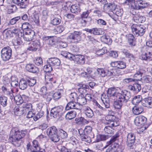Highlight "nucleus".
<instances>
[{
    "label": "nucleus",
    "mask_w": 152,
    "mask_h": 152,
    "mask_svg": "<svg viewBox=\"0 0 152 152\" xmlns=\"http://www.w3.org/2000/svg\"><path fill=\"white\" fill-rule=\"evenodd\" d=\"M131 97V94L129 92L125 90L121 91L120 93L118 94L117 99L114 103L115 108L121 109L123 104L128 102Z\"/></svg>",
    "instance_id": "f257e3e1"
},
{
    "label": "nucleus",
    "mask_w": 152,
    "mask_h": 152,
    "mask_svg": "<svg viewBox=\"0 0 152 152\" xmlns=\"http://www.w3.org/2000/svg\"><path fill=\"white\" fill-rule=\"evenodd\" d=\"M11 132L12 133L11 138L12 141L14 142V144L16 146H20L22 143L20 139L25 136L27 133V131L26 130H20L18 128L14 127L12 129Z\"/></svg>",
    "instance_id": "f03ea898"
},
{
    "label": "nucleus",
    "mask_w": 152,
    "mask_h": 152,
    "mask_svg": "<svg viewBox=\"0 0 152 152\" xmlns=\"http://www.w3.org/2000/svg\"><path fill=\"white\" fill-rule=\"evenodd\" d=\"M133 33L135 36H142L145 33V27L140 24H133L131 27Z\"/></svg>",
    "instance_id": "7ed1b4c3"
},
{
    "label": "nucleus",
    "mask_w": 152,
    "mask_h": 152,
    "mask_svg": "<svg viewBox=\"0 0 152 152\" xmlns=\"http://www.w3.org/2000/svg\"><path fill=\"white\" fill-rule=\"evenodd\" d=\"M135 137L132 133H128L126 136V144L128 149L129 150L134 149Z\"/></svg>",
    "instance_id": "20e7f679"
},
{
    "label": "nucleus",
    "mask_w": 152,
    "mask_h": 152,
    "mask_svg": "<svg viewBox=\"0 0 152 152\" xmlns=\"http://www.w3.org/2000/svg\"><path fill=\"white\" fill-rule=\"evenodd\" d=\"M64 108L62 106H58L51 109L50 115L55 118H59L63 114Z\"/></svg>",
    "instance_id": "39448f33"
},
{
    "label": "nucleus",
    "mask_w": 152,
    "mask_h": 152,
    "mask_svg": "<svg viewBox=\"0 0 152 152\" xmlns=\"http://www.w3.org/2000/svg\"><path fill=\"white\" fill-rule=\"evenodd\" d=\"M12 50L9 47H5L3 48L1 51V56L2 60L4 61L8 60L10 58L12 55Z\"/></svg>",
    "instance_id": "423d86ee"
},
{
    "label": "nucleus",
    "mask_w": 152,
    "mask_h": 152,
    "mask_svg": "<svg viewBox=\"0 0 152 152\" xmlns=\"http://www.w3.org/2000/svg\"><path fill=\"white\" fill-rule=\"evenodd\" d=\"M82 33L80 31L74 32L68 37V39L72 40V41L75 43L79 42L81 39V35Z\"/></svg>",
    "instance_id": "0eeeda50"
},
{
    "label": "nucleus",
    "mask_w": 152,
    "mask_h": 152,
    "mask_svg": "<svg viewBox=\"0 0 152 152\" xmlns=\"http://www.w3.org/2000/svg\"><path fill=\"white\" fill-rule=\"evenodd\" d=\"M5 32L4 35L7 38H10L14 36H16L18 35L20 30L17 28H10L7 29L4 31Z\"/></svg>",
    "instance_id": "6e6552de"
},
{
    "label": "nucleus",
    "mask_w": 152,
    "mask_h": 152,
    "mask_svg": "<svg viewBox=\"0 0 152 152\" xmlns=\"http://www.w3.org/2000/svg\"><path fill=\"white\" fill-rule=\"evenodd\" d=\"M105 119L106 121V122L105 123L106 124H110L115 126L119 125L118 120L115 116L107 115L105 117Z\"/></svg>",
    "instance_id": "1a4fd4ad"
},
{
    "label": "nucleus",
    "mask_w": 152,
    "mask_h": 152,
    "mask_svg": "<svg viewBox=\"0 0 152 152\" xmlns=\"http://www.w3.org/2000/svg\"><path fill=\"white\" fill-rule=\"evenodd\" d=\"M35 35L34 31L31 29L27 30L23 34V39L26 41H31L34 39Z\"/></svg>",
    "instance_id": "9d476101"
},
{
    "label": "nucleus",
    "mask_w": 152,
    "mask_h": 152,
    "mask_svg": "<svg viewBox=\"0 0 152 152\" xmlns=\"http://www.w3.org/2000/svg\"><path fill=\"white\" fill-rule=\"evenodd\" d=\"M119 137L118 133H116L110 139V140L107 142V146L108 145L111 146L113 148H115L118 145V143L116 142L118 140V138Z\"/></svg>",
    "instance_id": "9b49d317"
},
{
    "label": "nucleus",
    "mask_w": 152,
    "mask_h": 152,
    "mask_svg": "<svg viewBox=\"0 0 152 152\" xmlns=\"http://www.w3.org/2000/svg\"><path fill=\"white\" fill-rule=\"evenodd\" d=\"M40 43L39 40H36L30 43L28 49L29 50L36 51L40 47Z\"/></svg>",
    "instance_id": "f8f14e48"
},
{
    "label": "nucleus",
    "mask_w": 152,
    "mask_h": 152,
    "mask_svg": "<svg viewBox=\"0 0 152 152\" xmlns=\"http://www.w3.org/2000/svg\"><path fill=\"white\" fill-rule=\"evenodd\" d=\"M76 63L84 64L85 61V58L84 56L82 55H76L72 56V60Z\"/></svg>",
    "instance_id": "ddd939ff"
},
{
    "label": "nucleus",
    "mask_w": 152,
    "mask_h": 152,
    "mask_svg": "<svg viewBox=\"0 0 152 152\" xmlns=\"http://www.w3.org/2000/svg\"><path fill=\"white\" fill-rule=\"evenodd\" d=\"M48 64H50L53 67L59 66L61 64L60 60L57 58H51L47 60Z\"/></svg>",
    "instance_id": "4468645a"
},
{
    "label": "nucleus",
    "mask_w": 152,
    "mask_h": 152,
    "mask_svg": "<svg viewBox=\"0 0 152 152\" xmlns=\"http://www.w3.org/2000/svg\"><path fill=\"white\" fill-rule=\"evenodd\" d=\"M78 131L80 138L82 141L88 143L91 142V138H92L90 136H88L86 134L83 132V130L82 129H80Z\"/></svg>",
    "instance_id": "2eb2a0df"
},
{
    "label": "nucleus",
    "mask_w": 152,
    "mask_h": 152,
    "mask_svg": "<svg viewBox=\"0 0 152 152\" xmlns=\"http://www.w3.org/2000/svg\"><path fill=\"white\" fill-rule=\"evenodd\" d=\"M111 66L113 67L123 69L126 67V63L123 61H115L110 63Z\"/></svg>",
    "instance_id": "dca6fc26"
},
{
    "label": "nucleus",
    "mask_w": 152,
    "mask_h": 152,
    "mask_svg": "<svg viewBox=\"0 0 152 152\" xmlns=\"http://www.w3.org/2000/svg\"><path fill=\"white\" fill-rule=\"evenodd\" d=\"M147 121V118L144 116L140 115L136 117L134 120L135 124L140 126L145 124Z\"/></svg>",
    "instance_id": "f3484780"
},
{
    "label": "nucleus",
    "mask_w": 152,
    "mask_h": 152,
    "mask_svg": "<svg viewBox=\"0 0 152 152\" xmlns=\"http://www.w3.org/2000/svg\"><path fill=\"white\" fill-rule=\"evenodd\" d=\"M71 109H80L78 104L75 102L74 101H72L68 103L65 109L66 110Z\"/></svg>",
    "instance_id": "a211bd4d"
},
{
    "label": "nucleus",
    "mask_w": 152,
    "mask_h": 152,
    "mask_svg": "<svg viewBox=\"0 0 152 152\" xmlns=\"http://www.w3.org/2000/svg\"><path fill=\"white\" fill-rule=\"evenodd\" d=\"M128 88L135 93H137L140 91L141 87L140 84L136 83L134 84L133 85H129L128 86Z\"/></svg>",
    "instance_id": "6ab92c4d"
},
{
    "label": "nucleus",
    "mask_w": 152,
    "mask_h": 152,
    "mask_svg": "<svg viewBox=\"0 0 152 152\" xmlns=\"http://www.w3.org/2000/svg\"><path fill=\"white\" fill-rule=\"evenodd\" d=\"M132 19L136 23H142L145 21L146 18L145 16L137 14L134 16H132Z\"/></svg>",
    "instance_id": "aec40b11"
},
{
    "label": "nucleus",
    "mask_w": 152,
    "mask_h": 152,
    "mask_svg": "<svg viewBox=\"0 0 152 152\" xmlns=\"http://www.w3.org/2000/svg\"><path fill=\"white\" fill-rule=\"evenodd\" d=\"M87 32L91 34H93L94 35H98L102 34L103 33L102 30L100 28H93L92 29L87 28L85 30Z\"/></svg>",
    "instance_id": "412c9836"
},
{
    "label": "nucleus",
    "mask_w": 152,
    "mask_h": 152,
    "mask_svg": "<svg viewBox=\"0 0 152 152\" xmlns=\"http://www.w3.org/2000/svg\"><path fill=\"white\" fill-rule=\"evenodd\" d=\"M5 80L4 83V85L1 87V90L3 93L5 94H8L9 93L10 91L9 88L10 87V80L7 78V83H5Z\"/></svg>",
    "instance_id": "4be33fe9"
},
{
    "label": "nucleus",
    "mask_w": 152,
    "mask_h": 152,
    "mask_svg": "<svg viewBox=\"0 0 152 152\" xmlns=\"http://www.w3.org/2000/svg\"><path fill=\"white\" fill-rule=\"evenodd\" d=\"M142 105L145 107L149 108H152V97L145 98L142 101Z\"/></svg>",
    "instance_id": "5701e85b"
},
{
    "label": "nucleus",
    "mask_w": 152,
    "mask_h": 152,
    "mask_svg": "<svg viewBox=\"0 0 152 152\" xmlns=\"http://www.w3.org/2000/svg\"><path fill=\"white\" fill-rule=\"evenodd\" d=\"M26 69L28 71L33 73H36L38 71L37 67L31 64H27L26 66Z\"/></svg>",
    "instance_id": "b1692460"
},
{
    "label": "nucleus",
    "mask_w": 152,
    "mask_h": 152,
    "mask_svg": "<svg viewBox=\"0 0 152 152\" xmlns=\"http://www.w3.org/2000/svg\"><path fill=\"white\" fill-rule=\"evenodd\" d=\"M140 58L141 59L144 60H152V51L147 52L142 54Z\"/></svg>",
    "instance_id": "393cba45"
},
{
    "label": "nucleus",
    "mask_w": 152,
    "mask_h": 152,
    "mask_svg": "<svg viewBox=\"0 0 152 152\" xmlns=\"http://www.w3.org/2000/svg\"><path fill=\"white\" fill-rule=\"evenodd\" d=\"M61 17L58 15H56L51 18V23L54 25H56L59 24L61 22Z\"/></svg>",
    "instance_id": "a878e982"
},
{
    "label": "nucleus",
    "mask_w": 152,
    "mask_h": 152,
    "mask_svg": "<svg viewBox=\"0 0 152 152\" xmlns=\"http://www.w3.org/2000/svg\"><path fill=\"white\" fill-rule=\"evenodd\" d=\"M13 2L20 7L21 8H25L27 6V2L23 0H12Z\"/></svg>",
    "instance_id": "bb28decb"
},
{
    "label": "nucleus",
    "mask_w": 152,
    "mask_h": 152,
    "mask_svg": "<svg viewBox=\"0 0 152 152\" xmlns=\"http://www.w3.org/2000/svg\"><path fill=\"white\" fill-rule=\"evenodd\" d=\"M86 116L89 118H91L94 115L92 110L88 107H85L83 109Z\"/></svg>",
    "instance_id": "cd10ccee"
},
{
    "label": "nucleus",
    "mask_w": 152,
    "mask_h": 152,
    "mask_svg": "<svg viewBox=\"0 0 152 152\" xmlns=\"http://www.w3.org/2000/svg\"><path fill=\"white\" fill-rule=\"evenodd\" d=\"M77 104H78L79 107L80 105H84L86 104L87 102L86 99L85 98V97L83 96V95L82 94L78 96L77 99Z\"/></svg>",
    "instance_id": "c85d7f7f"
},
{
    "label": "nucleus",
    "mask_w": 152,
    "mask_h": 152,
    "mask_svg": "<svg viewBox=\"0 0 152 152\" xmlns=\"http://www.w3.org/2000/svg\"><path fill=\"white\" fill-rule=\"evenodd\" d=\"M27 149L28 150L30 149L31 151L37 148V147H39V145L38 142L36 140H34L32 142V144L31 146L29 144L27 145Z\"/></svg>",
    "instance_id": "c756f323"
},
{
    "label": "nucleus",
    "mask_w": 152,
    "mask_h": 152,
    "mask_svg": "<svg viewBox=\"0 0 152 152\" xmlns=\"http://www.w3.org/2000/svg\"><path fill=\"white\" fill-rule=\"evenodd\" d=\"M100 39L102 42L108 45H110L112 42V40L109 36L105 35L101 37Z\"/></svg>",
    "instance_id": "7c9ffc66"
},
{
    "label": "nucleus",
    "mask_w": 152,
    "mask_h": 152,
    "mask_svg": "<svg viewBox=\"0 0 152 152\" xmlns=\"http://www.w3.org/2000/svg\"><path fill=\"white\" fill-rule=\"evenodd\" d=\"M57 130L55 126H53L47 129V133L49 137L57 133Z\"/></svg>",
    "instance_id": "2f4dec72"
},
{
    "label": "nucleus",
    "mask_w": 152,
    "mask_h": 152,
    "mask_svg": "<svg viewBox=\"0 0 152 152\" xmlns=\"http://www.w3.org/2000/svg\"><path fill=\"white\" fill-rule=\"evenodd\" d=\"M92 128L90 126H86L85 127L83 132L85 134L86 133L87 134L90 136L91 138H94V134L92 132Z\"/></svg>",
    "instance_id": "473e14b6"
},
{
    "label": "nucleus",
    "mask_w": 152,
    "mask_h": 152,
    "mask_svg": "<svg viewBox=\"0 0 152 152\" xmlns=\"http://www.w3.org/2000/svg\"><path fill=\"white\" fill-rule=\"evenodd\" d=\"M133 113L135 115H138L141 113L143 111L141 106H134L132 109Z\"/></svg>",
    "instance_id": "72a5a7b5"
},
{
    "label": "nucleus",
    "mask_w": 152,
    "mask_h": 152,
    "mask_svg": "<svg viewBox=\"0 0 152 152\" xmlns=\"http://www.w3.org/2000/svg\"><path fill=\"white\" fill-rule=\"evenodd\" d=\"M77 113L75 111L68 112L66 114L65 118L66 119L70 120L74 118L76 116Z\"/></svg>",
    "instance_id": "f704fd0d"
},
{
    "label": "nucleus",
    "mask_w": 152,
    "mask_h": 152,
    "mask_svg": "<svg viewBox=\"0 0 152 152\" xmlns=\"http://www.w3.org/2000/svg\"><path fill=\"white\" fill-rule=\"evenodd\" d=\"M63 92V90L60 89L58 90L57 91L54 93L53 95V99L57 100L61 98Z\"/></svg>",
    "instance_id": "c9c22d12"
},
{
    "label": "nucleus",
    "mask_w": 152,
    "mask_h": 152,
    "mask_svg": "<svg viewBox=\"0 0 152 152\" xmlns=\"http://www.w3.org/2000/svg\"><path fill=\"white\" fill-rule=\"evenodd\" d=\"M142 99V97L140 95L135 96L133 98L132 102L134 105H137L141 101Z\"/></svg>",
    "instance_id": "e433bc0d"
},
{
    "label": "nucleus",
    "mask_w": 152,
    "mask_h": 152,
    "mask_svg": "<svg viewBox=\"0 0 152 152\" xmlns=\"http://www.w3.org/2000/svg\"><path fill=\"white\" fill-rule=\"evenodd\" d=\"M27 81L24 79H22L20 80L19 84V86L20 89L21 90H24L27 87Z\"/></svg>",
    "instance_id": "4c0bfd02"
},
{
    "label": "nucleus",
    "mask_w": 152,
    "mask_h": 152,
    "mask_svg": "<svg viewBox=\"0 0 152 152\" xmlns=\"http://www.w3.org/2000/svg\"><path fill=\"white\" fill-rule=\"evenodd\" d=\"M137 3L138 4H140V5H138V6H136V9H140L145 7L147 6V4L145 1L142 0H139L137 1Z\"/></svg>",
    "instance_id": "58836bf2"
},
{
    "label": "nucleus",
    "mask_w": 152,
    "mask_h": 152,
    "mask_svg": "<svg viewBox=\"0 0 152 152\" xmlns=\"http://www.w3.org/2000/svg\"><path fill=\"white\" fill-rule=\"evenodd\" d=\"M71 11L73 13H77L80 11V9L78 5L74 4L71 6Z\"/></svg>",
    "instance_id": "ea45409f"
},
{
    "label": "nucleus",
    "mask_w": 152,
    "mask_h": 152,
    "mask_svg": "<svg viewBox=\"0 0 152 152\" xmlns=\"http://www.w3.org/2000/svg\"><path fill=\"white\" fill-rule=\"evenodd\" d=\"M120 93H116L115 89L113 88H109L107 91V94L110 96H114L117 97L118 94Z\"/></svg>",
    "instance_id": "a19ab883"
},
{
    "label": "nucleus",
    "mask_w": 152,
    "mask_h": 152,
    "mask_svg": "<svg viewBox=\"0 0 152 152\" xmlns=\"http://www.w3.org/2000/svg\"><path fill=\"white\" fill-rule=\"evenodd\" d=\"M126 37L129 44L131 46L135 45L134 42V35L131 34H129L126 35Z\"/></svg>",
    "instance_id": "79ce46f5"
},
{
    "label": "nucleus",
    "mask_w": 152,
    "mask_h": 152,
    "mask_svg": "<svg viewBox=\"0 0 152 152\" xmlns=\"http://www.w3.org/2000/svg\"><path fill=\"white\" fill-rule=\"evenodd\" d=\"M7 98L4 96H1L0 97V103L3 107L6 106L7 104Z\"/></svg>",
    "instance_id": "37998d69"
},
{
    "label": "nucleus",
    "mask_w": 152,
    "mask_h": 152,
    "mask_svg": "<svg viewBox=\"0 0 152 152\" xmlns=\"http://www.w3.org/2000/svg\"><path fill=\"white\" fill-rule=\"evenodd\" d=\"M14 101L17 105L21 104L23 102V100L22 99L21 96L19 95L15 96Z\"/></svg>",
    "instance_id": "c03bdc74"
},
{
    "label": "nucleus",
    "mask_w": 152,
    "mask_h": 152,
    "mask_svg": "<svg viewBox=\"0 0 152 152\" xmlns=\"http://www.w3.org/2000/svg\"><path fill=\"white\" fill-rule=\"evenodd\" d=\"M141 80L142 82L148 83L152 81V78L149 75H146L143 76L142 78H141Z\"/></svg>",
    "instance_id": "a18cd8bd"
},
{
    "label": "nucleus",
    "mask_w": 152,
    "mask_h": 152,
    "mask_svg": "<svg viewBox=\"0 0 152 152\" xmlns=\"http://www.w3.org/2000/svg\"><path fill=\"white\" fill-rule=\"evenodd\" d=\"M116 6L114 4L109 3L105 4V7H106L108 11H111L113 12L114 10L116 9Z\"/></svg>",
    "instance_id": "49530a36"
},
{
    "label": "nucleus",
    "mask_w": 152,
    "mask_h": 152,
    "mask_svg": "<svg viewBox=\"0 0 152 152\" xmlns=\"http://www.w3.org/2000/svg\"><path fill=\"white\" fill-rule=\"evenodd\" d=\"M61 54L66 58H68L70 60H72V57L73 55L66 51H61Z\"/></svg>",
    "instance_id": "de8ad7c7"
},
{
    "label": "nucleus",
    "mask_w": 152,
    "mask_h": 152,
    "mask_svg": "<svg viewBox=\"0 0 152 152\" xmlns=\"http://www.w3.org/2000/svg\"><path fill=\"white\" fill-rule=\"evenodd\" d=\"M107 126H106L104 128V131L107 134H111L112 133V128L113 127L115 126H111L110 124H106Z\"/></svg>",
    "instance_id": "09e8293b"
},
{
    "label": "nucleus",
    "mask_w": 152,
    "mask_h": 152,
    "mask_svg": "<svg viewBox=\"0 0 152 152\" xmlns=\"http://www.w3.org/2000/svg\"><path fill=\"white\" fill-rule=\"evenodd\" d=\"M26 81L28 83V85L30 86H33L36 83V80L34 78L27 77L26 79Z\"/></svg>",
    "instance_id": "8fccbe9b"
},
{
    "label": "nucleus",
    "mask_w": 152,
    "mask_h": 152,
    "mask_svg": "<svg viewBox=\"0 0 152 152\" xmlns=\"http://www.w3.org/2000/svg\"><path fill=\"white\" fill-rule=\"evenodd\" d=\"M11 79V82L10 83V84L11 86L13 87H15L18 86V83L17 78L15 77H12Z\"/></svg>",
    "instance_id": "3c124183"
},
{
    "label": "nucleus",
    "mask_w": 152,
    "mask_h": 152,
    "mask_svg": "<svg viewBox=\"0 0 152 152\" xmlns=\"http://www.w3.org/2000/svg\"><path fill=\"white\" fill-rule=\"evenodd\" d=\"M102 100L106 108H109L110 105L109 104V99L108 97L102 98Z\"/></svg>",
    "instance_id": "603ef678"
},
{
    "label": "nucleus",
    "mask_w": 152,
    "mask_h": 152,
    "mask_svg": "<svg viewBox=\"0 0 152 152\" xmlns=\"http://www.w3.org/2000/svg\"><path fill=\"white\" fill-rule=\"evenodd\" d=\"M122 52L125 55L126 57L133 59H134V55L130 53L129 51L123 49L122 50Z\"/></svg>",
    "instance_id": "864d4df0"
},
{
    "label": "nucleus",
    "mask_w": 152,
    "mask_h": 152,
    "mask_svg": "<svg viewBox=\"0 0 152 152\" xmlns=\"http://www.w3.org/2000/svg\"><path fill=\"white\" fill-rule=\"evenodd\" d=\"M44 111L41 110L34 117L33 119L35 121H37L39 118H41L44 115Z\"/></svg>",
    "instance_id": "5fc2aeb1"
},
{
    "label": "nucleus",
    "mask_w": 152,
    "mask_h": 152,
    "mask_svg": "<svg viewBox=\"0 0 152 152\" xmlns=\"http://www.w3.org/2000/svg\"><path fill=\"white\" fill-rule=\"evenodd\" d=\"M107 52V48L105 47H103L102 49L97 50L96 52V54L98 56H101L104 53Z\"/></svg>",
    "instance_id": "6e6d98bb"
},
{
    "label": "nucleus",
    "mask_w": 152,
    "mask_h": 152,
    "mask_svg": "<svg viewBox=\"0 0 152 152\" xmlns=\"http://www.w3.org/2000/svg\"><path fill=\"white\" fill-rule=\"evenodd\" d=\"M58 134L62 139H65L67 137L66 132L62 129H60L58 131Z\"/></svg>",
    "instance_id": "4d7b16f0"
},
{
    "label": "nucleus",
    "mask_w": 152,
    "mask_h": 152,
    "mask_svg": "<svg viewBox=\"0 0 152 152\" xmlns=\"http://www.w3.org/2000/svg\"><path fill=\"white\" fill-rule=\"evenodd\" d=\"M49 137L52 141L55 142H57L60 140L59 137L58 136L57 133L51 135Z\"/></svg>",
    "instance_id": "13d9d810"
},
{
    "label": "nucleus",
    "mask_w": 152,
    "mask_h": 152,
    "mask_svg": "<svg viewBox=\"0 0 152 152\" xmlns=\"http://www.w3.org/2000/svg\"><path fill=\"white\" fill-rule=\"evenodd\" d=\"M21 27H20L23 30L27 29L28 30L30 29L31 27V26L29 23L26 22L23 24L21 23Z\"/></svg>",
    "instance_id": "bf43d9fd"
},
{
    "label": "nucleus",
    "mask_w": 152,
    "mask_h": 152,
    "mask_svg": "<svg viewBox=\"0 0 152 152\" xmlns=\"http://www.w3.org/2000/svg\"><path fill=\"white\" fill-rule=\"evenodd\" d=\"M113 13H115L117 16H121L123 15V10L121 8H117L114 10Z\"/></svg>",
    "instance_id": "052dcab7"
},
{
    "label": "nucleus",
    "mask_w": 152,
    "mask_h": 152,
    "mask_svg": "<svg viewBox=\"0 0 152 152\" xmlns=\"http://www.w3.org/2000/svg\"><path fill=\"white\" fill-rule=\"evenodd\" d=\"M97 70L99 74L101 76L104 77L106 76L107 69L104 70L103 69H98Z\"/></svg>",
    "instance_id": "680f3d73"
},
{
    "label": "nucleus",
    "mask_w": 152,
    "mask_h": 152,
    "mask_svg": "<svg viewBox=\"0 0 152 152\" xmlns=\"http://www.w3.org/2000/svg\"><path fill=\"white\" fill-rule=\"evenodd\" d=\"M34 62L37 66H41L42 65V61L40 57H37L34 60Z\"/></svg>",
    "instance_id": "e2e57ef3"
},
{
    "label": "nucleus",
    "mask_w": 152,
    "mask_h": 152,
    "mask_svg": "<svg viewBox=\"0 0 152 152\" xmlns=\"http://www.w3.org/2000/svg\"><path fill=\"white\" fill-rule=\"evenodd\" d=\"M112 76H118L122 74L121 70L118 69H112Z\"/></svg>",
    "instance_id": "0e129e2a"
},
{
    "label": "nucleus",
    "mask_w": 152,
    "mask_h": 152,
    "mask_svg": "<svg viewBox=\"0 0 152 152\" xmlns=\"http://www.w3.org/2000/svg\"><path fill=\"white\" fill-rule=\"evenodd\" d=\"M17 10V8L16 5H11L9 6L8 9L9 13H13Z\"/></svg>",
    "instance_id": "69168bd1"
},
{
    "label": "nucleus",
    "mask_w": 152,
    "mask_h": 152,
    "mask_svg": "<svg viewBox=\"0 0 152 152\" xmlns=\"http://www.w3.org/2000/svg\"><path fill=\"white\" fill-rule=\"evenodd\" d=\"M94 105L96 106L97 107H98L100 110L102 112V113H101L100 114H102L104 113V112H105V111H106V110L105 108L104 107H102L101 106L98 102H97L96 101L94 102Z\"/></svg>",
    "instance_id": "338daca9"
},
{
    "label": "nucleus",
    "mask_w": 152,
    "mask_h": 152,
    "mask_svg": "<svg viewBox=\"0 0 152 152\" xmlns=\"http://www.w3.org/2000/svg\"><path fill=\"white\" fill-rule=\"evenodd\" d=\"M20 109L18 106H16L14 109V112L15 114L17 116H20L21 115L22 113L21 112H20Z\"/></svg>",
    "instance_id": "774afa93"
}]
</instances>
